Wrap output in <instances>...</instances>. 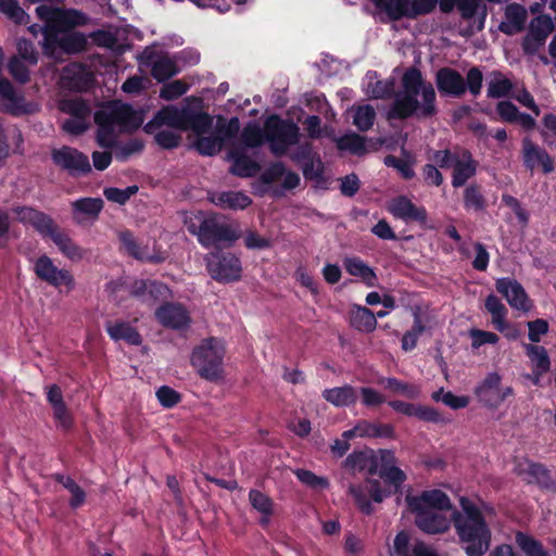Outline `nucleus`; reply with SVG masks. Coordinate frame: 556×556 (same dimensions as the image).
I'll return each instance as SVG.
<instances>
[{
  "label": "nucleus",
  "instance_id": "473e14b6",
  "mask_svg": "<svg viewBox=\"0 0 556 556\" xmlns=\"http://www.w3.org/2000/svg\"><path fill=\"white\" fill-rule=\"evenodd\" d=\"M505 21L498 25L500 31L511 36L525 29L527 22V10L519 3H509L505 8Z\"/></svg>",
  "mask_w": 556,
  "mask_h": 556
},
{
  "label": "nucleus",
  "instance_id": "37998d69",
  "mask_svg": "<svg viewBox=\"0 0 556 556\" xmlns=\"http://www.w3.org/2000/svg\"><path fill=\"white\" fill-rule=\"evenodd\" d=\"M361 438H396L395 429L390 424L370 422L367 420L359 421Z\"/></svg>",
  "mask_w": 556,
  "mask_h": 556
},
{
  "label": "nucleus",
  "instance_id": "2f4dec72",
  "mask_svg": "<svg viewBox=\"0 0 556 556\" xmlns=\"http://www.w3.org/2000/svg\"><path fill=\"white\" fill-rule=\"evenodd\" d=\"M229 160L232 162L229 172L241 178L255 176L261 169L260 164L248 156L242 148L232 147L228 152Z\"/></svg>",
  "mask_w": 556,
  "mask_h": 556
},
{
  "label": "nucleus",
  "instance_id": "69168bd1",
  "mask_svg": "<svg viewBox=\"0 0 556 556\" xmlns=\"http://www.w3.org/2000/svg\"><path fill=\"white\" fill-rule=\"evenodd\" d=\"M16 50L18 53V59L25 61L30 66H35L38 63V52L34 46V43L26 38H21L16 42Z\"/></svg>",
  "mask_w": 556,
  "mask_h": 556
},
{
  "label": "nucleus",
  "instance_id": "ddd939ff",
  "mask_svg": "<svg viewBox=\"0 0 556 556\" xmlns=\"http://www.w3.org/2000/svg\"><path fill=\"white\" fill-rule=\"evenodd\" d=\"M98 112L103 114L114 127L118 126L123 131L137 130L143 123L141 113L134 110L128 103L112 101Z\"/></svg>",
  "mask_w": 556,
  "mask_h": 556
},
{
  "label": "nucleus",
  "instance_id": "f03ea898",
  "mask_svg": "<svg viewBox=\"0 0 556 556\" xmlns=\"http://www.w3.org/2000/svg\"><path fill=\"white\" fill-rule=\"evenodd\" d=\"M481 507L467 496L459 497L460 510L453 509L451 521L466 556H484L491 547L492 530L482 509H492L479 498Z\"/></svg>",
  "mask_w": 556,
  "mask_h": 556
},
{
  "label": "nucleus",
  "instance_id": "9b49d317",
  "mask_svg": "<svg viewBox=\"0 0 556 556\" xmlns=\"http://www.w3.org/2000/svg\"><path fill=\"white\" fill-rule=\"evenodd\" d=\"M502 377L497 372H490L475 388V394L483 406L496 409L503 402L515 394L511 387L501 388Z\"/></svg>",
  "mask_w": 556,
  "mask_h": 556
},
{
  "label": "nucleus",
  "instance_id": "5fc2aeb1",
  "mask_svg": "<svg viewBox=\"0 0 556 556\" xmlns=\"http://www.w3.org/2000/svg\"><path fill=\"white\" fill-rule=\"evenodd\" d=\"M223 147V138L220 136H199L195 141V149L201 155L213 156L217 154Z\"/></svg>",
  "mask_w": 556,
  "mask_h": 556
},
{
  "label": "nucleus",
  "instance_id": "4be33fe9",
  "mask_svg": "<svg viewBox=\"0 0 556 556\" xmlns=\"http://www.w3.org/2000/svg\"><path fill=\"white\" fill-rule=\"evenodd\" d=\"M496 291L508 304L518 311L528 312L531 307L529 296L520 282L514 278L503 277L495 281Z\"/></svg>",
  "mask_w": 556,
  "mask_h": 556
},
{
  "label": "nucleus",
  "instance_id": "13d9d810",
  "mask_svg": "<svg viewBox=\"0 0 556 556\" xmlns=\"http://www.w3.org/2000/svg\"><path fill=\"white\" fill-rule=\"evenodd\" d=\"M294 475L301 483L308 488L315 490H324L329 486V481L327 478L319 477L308 469H296Z\"/></svg>",
  "mask_w": 556,
  "mask_h": 556
},
{
  "label": "nucleus",
  "instance_id": "79ce46f5",
  "mask_svg": "<svg viewBox=\"0 0 556 556\" xmlns=\"http://www.w3.org/2000/svg\"><path fill=\"white\" fill-rule=\"evenodd\" d=\"M94 123L98 126L97 142L101 148L111 149L116 147L115 127L106 119L103 114L94 113Z\"/></svg>",
  "mask_w": 556,
  "mask_h": 556
},
{
  "label": "nucleus",
  "instance_id": "680f3d73",
  "mask_svg": "<svg viewBox=\"0 0 556 556\" xmlns=\"http://www.w3.org/2000/svg\"><path fill=\"white\" fill-rule=\"evenodd\" d=\"M240 131V121L238 117H231L228 122L222 116L218 117L216 126V135L223 138V143L237 137Z\"/></svg>",
  "mask_w": 556,
  "mask_h": 556
},
{
  "label": "nucleus",
  "instance_id": "864d4df0",
  "mask_svg": "<svg viewBox=\"0 0 556 556\" xmlns=\"http://www.w3.org/2000/svg\"><path fill=\"white\" fill-rule=\"evenodd\" d=\"M249 502L251 506L264 516H271L274 513L273 500L256 489H251L249 492Z\"/></svg>",
  "mask_w": 556,
  "mask_h": 556
},
{
  "label": "nucleus",
  "instance_id": "2eb2a0df",
  "mask_svg": "<svg viewBox=\"0 0 556 556\" xmlns=\"http://www.w3.org/2000/svg\"><path fill=\"white\" fill-rule=\"evenodd\" d=\"M51 159L56 166L67 170L72 176L91 173L89 157L75 148L63 146L59 149H53Z\"/></svg>",
  "mask_w": 556,
  "mask_h": 556
},
{
  "label": "nucleus",
  "instance_id": "cd10ccee",
  "mask_svg": "<svg viewBox=\"0 0 556 556\" xmlns=\"http://www.w3.org/2000/svg\"><path fill=\"white\" fill-rule=\"evenodd\" d=\"M181 118L182 108L178 109L172 104L162 106L143 126V131L148 135H152L163 126H168L170 128L180 130Z\"/></svg>",
  "mask_w": 556,
  "mask_h": 556
},
{
  "label": "nucleus",
  "instance_id": "f8f14e48",
  "mask_svg": "<svg viewBox=\"0 0 556 556\" xmlns=\"http://www.w3.org/2000/svg\"><path fill=\"white\" fill-rule=\"evenodd\" d=\"M40 45L47 58H54L58 50H61L65 54L84 52L87 49L88 39L84 33L72 28L67 31L55 33L54 39L51 41H41Z\"/></svg>",
  "mask_w": 556,
  "mask_h": 556
},
{
  "label": "nucleus",
  "instance_id": "f257e3e1",
  "mask_svg": "<svg viewBox=\"0 0 556 556\" xmlns=\"http://www.w3.org/2000/svg\"><path fill=\"white\" fill-rule=\"evenodd\" d=\"M394 83L378 80L372 87V98L394 97L388 112V119H428L438 114L437 92L417 66L406 68L401 77V90L393 91Z\"/></svg>",
  "mask_w": 556,
  "mask_h": 556
},
{
  "label": "nucleus",
  "instance_id": "bf43d9fd",
  "mask_svg": "<svg viewBox=\"0 0 556 556\" xmlns=\"http://www.w3.org/2000/svg\"><path fill=\"white\" fill-rule=\"evenodd\" d=\"M138 190L139 188L136 185L128 186L125 189L109 187L104 189L103 194L108 201L124 205Z\"/></svg>",
  "mask_w": 556,
  "mask_h": 556
},
{
  "label": "nucleus",
  "instance_id": "de8ad7c7",
  "mask_svg": "<svg viewBox=\"0 0 556 556\" xmlns=\"http://www.w3.org/2000/svg\"><path fill=\"white\" fill-rule=\"evenodd\" d=\"M526 354L533 364V369L539 370V375H544L551 369V358L546 349L536 344H525Z\"/></svg>",
  "mask_w": 556,
  "mask_h": 556
},
{
  "label": "nucleus",
  "instance_id": "bb28decb",
  "mask_svg": "<svg viewBox=\"0 0 556 556\" xmlns=\"http://www.w3.org/2000/svg\"><path fill=\"white\" fill-rule=\"evenodd\" d=\"M92 75L83 64L73 63L63 68L62 86L75 92L87 91L92 85Z\"/></svg>",
  "mask_w": 556,
  "mask_h": 556
},
{
  "label": "nucleus",
  "instance_id": "6ab92c4d",
  "mask_svg": "<svg viewBox=\"0 0 556 556\" xmlns=\"http://www.w3.org/2000/svg\"><path fill=\"white\" fill-rule=\"evenodd\" d=\"M526 467L522 464L518 466L517 475L523 477L528 484H535L542 491L556 493V479H554L552 471L542 463L525 459Z\"/></svg>",
  "mask_w": 556,
  "mask_h": 556
},
{
  "label": "nucleus",
  "instance_id": "a18cd8bd",
  "mask_svg": "<svg viewBox=\"0 0 556 556\" xmlns=\"http://www.w3.org/2000/svg\"><path fill=\"white\" fill-rule=\"evenodd\" d=\"M52 241L59 248L62 254H64L71 261H80L85 255L84 250L62 230H60L59 233H55V237L52 239Z\"/></svg>",
  "mask_w": 556,
  "mask_h": 556
},
{
  "label": "nucleus",
  "instance_id": "5701e85b",
  "mask_svg": "<svg viewBox=\"0 0 556 556\" xmlns=\"http://www.w3.org/2000/svg\"><path fill=\"white\" fill-rule=\"evenodd\" d=\"M406 504L409 510H451L452 503L446 493L433 489L424 491L420 495H407Z\"/></svg>",
  "mask_w": 556,
  "mask_h": 556
},
{
  "label": "nucleus",
  "instance_id": "c756f323",
  "mask_svg": "<svg viewBox=\"0 0 556 556\" xmlns=\"http://www.w3.org/2000/svg\"><path fill=\"white\" fill-rule=\"evenodd\" d=\"M478 165V161L473 159L468 149H460L459 157L453 166L452 186L454 188L464 187L470 178L476 176Z\"/></svg>",
  "mask_w": 556,
  "mask_h": 556
},
{
  "label": "nucleus",
  "instance_id": "c85d7f7f",
  "mask_svg": "<svg viewBox=\"0 0 556 556\" xmlns=\"http://www.w3.org/2000/svg\"><path fill=\"white\" fill-rule=\"evenodd\" d=\"M415 514L416 527L427 534H441L445 533L451 527V519L448 520L444 515L434 510H410Z\"/></svg>",
  "mask_w": 556,
  "mask_h": 556
},
{
  "label": "nucleus",
  "instance_id": "b1692460",
  "mask_svg": "<svg viewBox=\"0 0 556 556\" xmlns=\"http://www.w3.org/2000/svg\"><path fill=\"white\" fill-rule=\"evenodd\" d=\"M141 62L151 67V76L159 83L166 81L179 72L176 61L166 53L156 56L154 51H144Z\"/></svg>",
  "mask_w": 556,
  "mask_h": 556
},
{
  "label": "nucleus",
  "instance_id": "0eeeda50",
  "mask_svg": "<svg viewBox=\"0 0 556 556\" xmlns=\"http://www.w3.org/2000/svg\"><path fill=\"white\" fill-rule=\"evenodd\" d=\"M210 277L219 283H233L241 280L243 268L240 257L224 249H216L204 257Z\"/></svg>",
  "mask_w": 556,
  "mask_h": 556
},
{
  "label": "nucleus",
  "instance_id": "c03bdc74",
  "mask_svg": "<svg viewBox=\"0 0 556 556\" xmlns=\"http://www.w3.org/2000/svg\"><path fill=\"white\" fill-rule=\"evenodd\" d=\"M463 202L466 211L481 212L488 206L486 200L482 193V188L478 184H470L465 188Z\"/></svg>",
  "mask_w": 556,
  "mask_h": 556
},
{
  "label": "nucleus",
  "instance_id": "7ed1b4c3",
  "mask_svg": "<svg viewBox=\"0 0 556 556\" xmlns=\"http://www.w3.org/2000/svg\"><path fill=\"white\" fill-rule=\"evenodd\" d=\"M225 349L220 341L215 337H210L201 341L191 353L190 362L197 374L211 382H216L223 378Z\"/></svg>",
  "mask_w": 556,
  "mask_h": 556
},
{
  "label": "nucleus",
  "instance_id": "0e129e2a",
  "mask_svg": "<svg viewBox=\"0 0 556 556\" xmlns=\"http://www.w3.org/2000/svg\"><path fill=\"white\" fill-rule=\"evenodd\" d=\"M8 71L12 78L22 85L30 80L29 70L26 64L17 56H12L8 63Z\"/></svg>",
  "mask_w": 556,
  "mask_h": 556
},
{
  "label": "nucleus",
  "instance_id": "7c9ffc66",
  "mask_svg": "<svg viewBox=\"0 0 556 556\" xmlns=\"http://www.w3.org/2000/svg\"><path fill=\"white\" fill-rule=\"evenodd\" d=\"M343 467L349 471H367L374 476L378 471L379 463L377 454L371 448L353 451L343 462Z\"/></svg>",
  "mask_w": 556,
  "mask_h": 556
},
{
  "label": "nucleus",
  "instance_id": "ea45409f",
  "mask_svg": "<svg viewBox=\"0 0 556 556\" xmlns=\"http://www.w3.org/2000/svg\"><path fill=\"white\" fill-rule=\"evenodd\" d=\"M378 383L393 394L403 395L409 400H416L420 395V387L415 383L402 381L395 377H382Z\"/></svg>",
  "mask_w": 556,
  "mask_h": 556
},
{
  "label": "nucleus",
  "instance_id": "58836bf2",
  "mask_svg": "<svg viewBox=\"0 0 556 556\" xmlns=\"http://www.w3.org/2000/svg\"><path fill=\"white\" fill-rule=\"evenodd\" d=\"M351 326L361 332H372L377 327L375 313L368 307L354 305L350 314Z\"/></svg>",
  "mask_w": 556,
  "mask_h": 556
},
{
  "label": "nucleus",
  "instance_id": "aec40b11",
  "mask_svg": "<svg viewBox=\"0 0 556 556\" xmlns=\"http://www.w3.org/2000/svg\"><path fill=\"white\" fill-rule=\"evenodd\" d=\"M156 320L167 329L184 330L191 324V317L181 303L164 302L155 309Z\"/></svg>",
  "mask_w": 556,
  "mask_h": 556
},
{
  "label": "nucleus",
  "instance_id": "72a5a7b5",
  "mask_svg": "<svg viewBox=\"0 0 556 556\" xmlns=\"http://www.w3.org/2000/svg\"><path fill=\"white\" fill-rule=\"evenodd\" d=\"M118 239L123 250L135 260L148 263H159L160 258L147 253V248L142 247L135 238L132 231L126 229L118 233Z\"/></svg>",
  "mask_w": 556,
  "mask_h": 556
},
{
  "label": "nucleus",
  "instance_id": "f704fd0d",
  "mask_svg": "<svg viewBox=\"0 0 556 556\" xmlns=\"http://www.w3.org/2000/svg\"><path fill=\"white\" fill-rule=\"evenodd\" d=\"M323 399L336 407H349L357 401V390L351 384L325 389Z\"/></svg>",
  "mask_w": 556,
  "mask_h": 556
},
{
  "label": "nucleus",
  "instance_id": "338daca9",
  "mask_svg": "<svg viewBox=\"0 0 556 556\" xmlns=\"http://www.w3.org/2000/svg\"><path fill=\"white\" fill-rule=\"evenodd\" d=\"M464 78L466 83V91L468 90L473 97L479 96L483 85L482 71L478 66H472L468 70L466 77Z\"/></svg>",
  "mask_w": 556,
  "mask_h": 556
},
{
  "label": "nucleus",
  "instance_id": "4d7b16f0",
  "mask_svg": "<svg viewBox=\"0 0 556 556\" xmlns=\"http://www.w3.org/2000/svg\"><path fill=\"white\" fill-rule=\"evenodd\" d=\"M103 208V200L100 198H81L73 202L75 212L97 217Z\"/></svg>",
  "mask_w": 556,
  "mask_h": 556
},
{
  "label": "nucleus",
  "instance_id": "dca6fc26",
  "mask_svg": "<svg viewBox=\"0 0 556 556\" xmlns=\"http://www.w3.org/2000/svg\"><path fill=\"white\" fill-rule=\"evenodd\" d=\"M554 23L549 15L541 14L534 17L530 24L528 34L522 39V51L527 55H534L545 43L548 35L554 30Z\"/></svg>",
  "mask_w": 556,
  "mask_h": 556
},
{
  "label": "nucleus",
  "instance_id": "20e7f679",
  "mask_svg": "<svg viewBox=\"0 0 556 556\" xmlns=\"http://www.w3.org/2000/svg\"><path fill=\"white\" fill-rule=\"evenodd\" d=\"M438 4L440 11L444 14H448L457 8L462 18L465 21H470L479 14L478 30L483 29L488 10L481 0H412L410 11L413 18L430 14Z\"/></svg>",
  "mask_w": 556,
  "mask_h": 556
},
{
  "label": "nucleus",
  "instance_id": "3c124183",
  "mask_svg": "<svg viewBox=\"0 0 556 556\" xmlns=\"http://www.w3.org/2000/svg\"><path fill=\"white\" fill-rule=\"evenodd\" d=\"M390 488L392 493L396 494L401 491L403 483L406 481V473L397 466L380 468L377 473Z\"/></svg>",
  "mask_w": 556,
  "mask_h": 556
},
{
  "label": "nucleus",
  "instance_id": "6e6552de",
  "mask_svg": "<svg viewBox=\"0 0 556 556\" xmlns=\"http://www.w3.org/2000/svg\"><path fill=\"white\" fill-rule=\"evenodd\" d=\"M189 231L198 237L203 248L222 249V245L231 247L238 239V235L226 223H219L215 217H206L199 225L198 229L192 225Z\"/></svg>",
  "mask_w": 556,
  "mask_h": 556
},
{
  "label": "nucleus",
  "instance_id": "423d86ee",
  "mask_svg": "<svg viewBox=\"0 0 556 556\" xmlns=\"http://www.w3.org/2000/svg\"><path fill=\"white\" fill-rule=\"evenodd\" d=\"M266 141L276 156L287 153L289 147L300 141V128L292 119H283L277 114L268 116L265 121Z\"/></svg>",
  "mask_w": 556,
  "mask_h": 556
},
{
  "label": "nucleus",
  "instance_id": "4468645a",
  "mask_svg": "<svg viewBox=\"0 0 556 556\" xmlns=\"http://www.w3.org/2000/svg\"><path fill=\"white\" fill-rule=\"evenodd\" d=\"M213 127V116L203 111V101L193 98L182 106V118L180 130L192 131L197 136L205 135Z\"/></svg>",
  "mask_w": 556,
  "mask_h": 556
},
{
  "label": "nucleus",
  "instance_id": "e433bc0d",
  "mask_svg": "<svg viewBox=\"0 0 556 556\" xmlns=\"http://www.w3.org/2000/svg\"><path fill=\"white\" fill-rule=\"evenodd\" d=\"M106 332L114 341H125L129 345H140L142 337L139 331L127 321L108 323Z\"/></svg>",
  "mask_w": 556,
  "mask_h": 556
},
{
  "label": "nucleus",
  "instance_id": "774afa93",
  "mask_svg": "<svg viewBox=\"0 0 556 556\" xmlns=\"http://www.w3.org/2000/svg\"><path fill=\"white\" fill-rule=\"evenodd\" d=\"M188 91V85L181 80L166 83L160 90V97L166 101H173Z\"/></svg>",
  "mask_w": 556,
  "mask_h": 556
},
{
  "label": "nucleus",
  "instance_id": "8fccbe9b",
  "mask_svg": "<svg viewBox=\"0 0 556 556\" xmlns=\"http://www.w3.org/2000/svg\"><path fill=\"white\" fill-rule=\"evenodd\" d=\"M0 12L16 25H26L30 20L17 0H0Z\"/></svg>",
  "mask_w": 556,
  "mask_h": 556
},
{
  "label": "nucleus",
  "instance_id": "052dcab7",
  "mask_svg": "<svg viewBox=\"0 0 556 556\" xmlns=\"http://www.w3.org/2000/svg\"><path fill=\"white\" fill-rule=\"evenodd\" d=\"M384 164L388 167L395 168L401 177L405 180H410L415 177V170L413 168V162L404 160L395 155L389 154L384 157Z\"/></svg>",
  "mask_w": 556,
  "mask_h": 556
},
{
  "label": "nucleus",
  "instance_id": "393cba45",
  "mask_svg": "<svg viewBox=\"0 0 556 556\" xmlns=\"http://www.w3.org/2000/svg\"><path fill=\"white\" fill-rule=\"evenodd\" d=\"M389 212L399 219L406 223L417 222L421 225L428 219L427 210L424 206H417L406 195H397L390 201Z\"/></svg>",
  "mask_w": 556,
  "mask_h": 556
},
{
  "label": "nucleus",
  "instance_id": "39448f33",
  "mask_svg": "<svg viewBox=\"0 0 556 556\" xmlns=\"http://www.w3.org/2000/svg\"><path fill=\"white\" fill-rule=\"evenodd\" d=\"M36 14L40 21L45 22L42 41H51L55 33L67 31L87 22L86 14L75 9L64 10L40 4L36 8Z\"/></svg>",
  "mask_w": 556,
  "mask_h": 556
},
{
  "label": "nucleus",
  "instance_id": "a211bd4d",
  "mask_svg": "<svg viewBox=\"0 0 556 556\" xmlns=\"http://www.w3.org/2000/svg\"><path fill=\"white\" fill-rule=\"evenodd\" d=\"M129 293L143 304L153 306L157 302L169 298L170 289L166 283L159 280L136 279L130 286Z\"/></svg>",
  "mask_w": 556,
  "mask_h": 556
},
{
  "label": "nucleus",
  "instance_id": "9d476101",
  "mask_svg": "<svg viewBox=\"0 0 556 556\" xmlns=\"http://www.w3.org/2000/svg\"><path fill=\"white\" fill-rule=\"evenodd\" d=\"M33 269L39 280L55 289L65 287L66 292L75 289L76 283L73 274L68 269L58 268L47 254L40 255L35 261Z\"/></svg>",
  "mask_w": 556,
  "mask_h": 556
},
{
  "label": "nucleus",
  "instance_id": "412c9836",
  "mask_svg": "<svg viewBox=\"0 0 556 556\" xmlns=\"http://www.w3.org/2000/svg\"><path fill=\"white\" fill-rule=\"evenodd\" d=\"M435 87L443 97L462 98L466 93L464 76L455 68L443 66L434 75Z\"/></svg>",
  "mask_w": 556,
  "mask_h": 556
},
{
  "label": "nucleus",
  "instance_id": "603ef678",
  "mask_svg": "<svg viewBox=\"0 0 556 556\" xmlns=\"http://www.w3.org/2000/svg\"><path fill=\"white\" fill-rule=\"evenodd\" d=\"M516 543L527 556H548L543 544L529 534L518 532L516 534Z\"/></svg>",
  "mask_w": 556,
  "mask_h": 556
},
{
  "label": "nucleus",
  "instance_id": "a19ab883",
  "mask_svg": "<svg viewBox=\"0 0 556 556\" xmlns=\"http://www.w3.org/2000/svg\"><path fill=\"white\" fill-rule=\"evenodd\" d=\"M381 5L376 7L380 11H383L390 21L397 22L403 18L414 20L412 16V0H378Z\"/></svg>",
  "mask_w": 556,
  "mask_h": 556
},
{
  "label": "nucleus",
  "instance_id": "6e6d98bb",
  "mask_svg": "<svg viewBox=\"0 0 556 556\" xmlns=\"http://www.w3.org/2000/svg\"><path fill=\"white\" fill-rule=\"evenodd\" d=\"M376 119V112L374 108L369 104L359 105L354 114L353 124L361 131L369 130Z\"/></svg>",
  "mask_w": 556,
  "mask_h": 556
},
{
  "label": "nucleus",
  "instance_id": "4c0bfd02",
  "mask_svg": "<svg viewBox=\"0 0 556 556\" xmlns=\"http://www.w3.org/2000/svg\"><path fill=\"white\" fill-rule=\"evenodd\" d=\"M212 202L224 210H244L252 200L241 191H223L213 195Z\"/></svg>",
  "mask_w": 556,
  "mask_h": 556
},
{
  "label": "nucleus",
  "instance_id": "49530a36",
  "mask_svg": "<svg viewBox=\"0 0 556 556\" xmlns=\"http://www.w3.org/2000/svg\"><path fill=\"white\" fill-rule=\"evenodd\" d=\"M336 144L339 150L349 151L358 156L367 152L365 138L355 132H349L337 138Z\"/></svg>",
  "mask_w": 556,
  "mask_h": 556
},
{
  "label": "nucleus",
  "instance_id": "09e8293b",
  "mask_svg": "<svg viewBox=\"0 0 556 556\" xmlns=\"http://www.w3.org/2000/svg\"><path fill=\"white\" fill-rule=\"evenodd\" d=\"M240 139L247 148L261 147L266 141L265 127L262 129L256 123H249L243 127Z\"/></svg>",
  "mask_w": 556,
  "mask_h": 556
},
{
  "label": "nucleus",
  "instance_id": "a878e982",
  "mask_svg": "<svg viewBox=\"0 0 556 556\" xmlns=\"http://www.w3.org/2000/svg\"><path fill=\"white\" fill-rule=\"evenodd\" d=\"M522 161L523 165L530 170H533L536 165L542 166L544 174H551L555 169L554 159L545 149L539 147L529 138L522 140Z\"/></svg>",
  "mask_w": 556,
  "mask_h": 556
},
{
  "label": "nucleus",
  "instance_id": "c9c22d12",
  "mask_svg": "<svg viewBox=\"0 0 556 556\" xmlns=\"http://www.w3.org/2000/svg\"><path fill=\"white\" fill-rule=\"evenodd\" d=\"M343 266L351 276L361 278L367 287L374 288L377 286L378 278L375 270L361 257H345Z\"/></svg>",
  "mask_w": 556,
  "mask_h": 556
},
{
  "label": "nucleus",
  "instance_id": "e2e57ef3",
  "mask_svg": "<svg viewBox=\"0 0 556 556\" xmlns=\"http://www.w3.org/2000/svg\"><path fill=\"white\" fill-rule=\"evenodd\" d=\"M144 148L140 139H130L123 144H116L114 156L119 162L127 161L132 154L140 153Z\"/></svg>",
  "mask_w": 556,
  "mask_h": 556
},
{
  "label": "nucleus",
  "instance_id": "1a4fd4ad",
  "mask_svg": "<svg viewBox=\"0 0 556 556\" xmlns=\"http://www.w3.org/2000/svg\"><path fill=\"white\" fill-rule=\"evenodd\" d=\"M349 493L358 510L366 516H370L375 511L371 501L382 503L384 498L393 495L391 489H383L377 479H366L364 484H352L349 488Z\"/></svg>",
  "mask_w": 556,
  "mask_h": 556
},
{
  "label": "nucleus",
  "instance_id": "f3484780",
  "mask_svg": "<svg viewBox=\"0 0 556 556\" xmlns=\"http://www.w3.org/2000/svg\"><path fill=\"white\" fill-rule=\"evenodd\" d=\"M13 212L21 223L30 224L42 238L52 240L61 230L50 215L34 207L15 206Z\"/></svg>",
  "mask_w": 556,
  "mask_h": 556
}]
</instances>
